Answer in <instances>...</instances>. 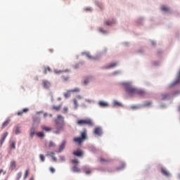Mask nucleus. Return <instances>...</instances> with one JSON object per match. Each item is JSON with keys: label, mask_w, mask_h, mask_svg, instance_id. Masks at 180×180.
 Here are the masks:
<instances>
[{"label": "nucleus", "mask_w": 180, "mask_h": 180, "mask_svg": "<svg viewBox=\"0 0 180 180\" xmlns=\"http://www.w3.org/2000/svg\"><path fill=\"white\" fill-rule=\"evenodd\" d=\"M55 123L56 126H58V128L54 131V133L56 134H59L60 131H63L64 130V127L65 126V124H64V117L58 115L57 119L55 120Z\"/></svg>", "instance_id": "1"}, {"label": "nucleus", "mask_w": 180, "mask_h": 180, "mask_svg": "<svg viewBox=\"0 0 180 180\" xmlns=\"http://www.w3.org/2000/svg\"><path fill=\"white\" fill-rule=\"evenodd\" d=\"M86 129H84L82 131L80 132V136L74 138L73 141L79 144V146H81V144H82V143L86 140Z\"/></svg>", "instance_id": "2"}, {"label": "nucleus", "mask_w": 180, "mask_h": 180, "mask_svg": "<svg viewBox=\"0 0 180 180\" xmlns=\"http://www.w3.org/2000/svg\"><path fill=\"white\" fill-rule=\"evenodd\" d=\"M125 89L130 96H133V95H136L137 89L133 87L131 85L127 84L125 86Z\"/></svg>", "instance_id": "3"}, {"label": "nucleus", "mask_w": 180, "mask_h": 180, "mask_svg": "<svg viewBox=\"0 0 180 180\" xmlns=\"http://www.w3.org/2000/svg\"><path fill=\"white\" fill-rule=\"evenodd\" d=\"M77 124L79 126H94V123H92V121L90 119L79 120L77 122Z\"/></svg>", "instance_id": "4"}, {"label": "nucleus", "mask_w": 180, "mask_h": 180, "mask_svg": "<svg viewBox=\"0 0 180 180\" xmlns=\"http://www.w3.org/2000/svg\"><path fill=\"white\" fill-rule=\"evenodd\" d=\"M71 92H79V89L76 88L75 89L68 90L66 93L64 94L65 98H70V96H71Z\"/></svg>", "instance_id": "5"}, {"label": "nucleus", "mask_w": 180, "mask_h": 180, "mask_svg": "<svg viewBox=\"0 0 180 180\" xmlns=\"http://www.w3.org/2000/svg\"><path fill=\"white\" fill-rule=\"evenodd\" d=\"M75 157H82L84 155V151L81 149H77L72 153Z\"/></svg>", "instance_id": "6"}, {"label": "nucleus", "mask_w": 180, "mask_h": 180, "mask_svg": "<svg viewBox=\"0 0 180 180\" xmlns=\"http://www.w3.org/2000/svg\"><path fill=\"white\" fill-rule=\"evenodd\" d=\"M42 85H43L44 88H45L46 89H49V88H50L51 84H50V82H49L47 80H43Z\"/></svg>", "instance_id": "7"}, {"label": "nucleus", "mask_w": 180, "mask_h": 180, "mask_svg": "<svg viewBox=\"0 0 180 180\" xmlns=\"http://www.w3.org/2000/svg\"><path fill=\"white\" fill-rule=\"evenodd\" d=\"M94 134L96 136H101L102 135V129L101 127H96L94 129Z\"/></svg>", "instance_id": "8"}, {"label": "nucleus", "mask_w": 180, "mask_h": 180, "mask_svg": "<svg viewBox=\"0 0 180 180\" xmlns=\"http://www.w3.org/2000/svg\"><path fill=\"white\" fill-rule=\"evenodd\" d=\"M66 143L67 142L65 141H63L61 145L59 147L58 153H61V151H63V150H64V148H65Z\"/></svg>", "instance_id": "9"}, {"label": "nucleus", "mask_w": 180, "mask_h": 180, "mask_svg": "<svg viewBox=\"0 0 180 180\" xmlns=\"http://www.w3.org/2000/svg\"><path fill=\"white\" fill-rule=\"evenodd\" d=\"M6 137H8V132H5L3 134V136L1 137V139L0 141L1 146H2L4 144V142L5 141V139H6Z\"/></svg>", "instance_id": "10"}, {"label": "nucleus", "mask_w": 180, "mask_h": 180, "mask_svg": "<svg viewBox=\"0 0 180 180\" xmlns=\"http://www.w3.org/2000/svg\"><path fill=\"white\" fill-rule=\"evenodd\" d=\"M136 95L144 96V95H146V91H144V90L136 89Z\"/></svg>", "instance_id": "11"}, {"label": "nucleus", "mask_w": 180, "mask_h": 180, "mask_svg": "<svg viewBox=\"0 0 180 180\" xmlns=\"http://www.w3.org/2000/svg\"><path fill=\"white\" fill-rule=\"evenodd\" d=\"M98 105H99V106H101V108H108V106H109L108 103L104 102V101H99Z\"/></svg>", "instance_id": "12"}, {"label": "nucleus", "mask_w": 180, "mask_h": 180, "mask_svg": "<svg viewBox=\"0 0 180 180\" xmlns=\"http://www.w3.org/2000/svg\"><path fill=\"white\" fill-rule=\"evenodd\" d=\"M27 112H29V109L24 108L22 111H19L18 112H17V115L18 116H22L23 113H27Z\"/></svg>", "instance_id": "13"}, {"label": "nucleus", "mask_w": 180, "mask_h": 180, "mask_svg": "<svg viewBox=\"0 0 180 180\" xmlns=\"http://www.w3.org/2000/svg\"><path fill=\"white\" fill-rule=\"evenodd\" d=\"M36 128H34V127H32L31 128V130H30V137L31 139H33V136H34V134H36Z\"/></svg>", "instance_id": "14"}, {"label": "nucleus", "mask_w": 180, "mask_h": 180, "mask_svg": "<svg viewBox=\"0 0 180 180\" xmlns=\"http://www.w3.org/2000/svg\"><path fill=\"white\" fill-rule=\"evenodd\" d=\"M41 129L42 130H44V131H51V128L49 127H46V125H42L41 127Z\"/></svg>", "instance_id": "15"}, {"label": "nucleus", "mask_w": 180, "mask_h": 180, "mask_svg": "<svg viewBox=\"0 0 180 180\" xmlns=\"http://www.w3.org/2000/svg\"><path fill=\"white\" fill-rule=\"evenodd\" d=\"M114 23H115V20H112L111 21L110 20L105 21V25H106V26H112V25H114Z\"/></svg>", "instance_id": "16"}, {"label": "nucleus", "mask_w": 180, "mask_h": 180, "mask_svg": "<svg viewBox=\"0 0 180 180\" xmlns=\"http://www.w3.org/2000/svg\"><path fill=\"white\" fill-rule=\"evenodd\" d=\"M91 81V77H86L83 81V85H88Z\"/></svg>", "instance_id": "17"}, {"label": "nucleus", "mask_w": 180, "mask_h": 180, "mask_svg": "<svg viewBox=\"0 0 180 180\" xmlns=\"http://www.w3.org/2000/svg\"><path fill=\"white\" fill-rule=\"evenodd\" d=\"M10 167L11 169H15L16 168V161L13 160L11 162Z\"/></svg>", "instance_id": "18"}, {"label": "nucleus", "mask_w": 180, "mask_h": 180, "mask_svg": "<svg viewBox=\"0 0 180 180\" xmlns=\"http://www.w3.org/2000/svg\"><path fill=\"white\" fill-rule=\"evenodd\" d=\"M11 123V120L8 119L2 124V129H5Z\"/></svg>", "instance_id": "19"}, {"label": "nucleus", "mask_w": 180, "mask_h": 180, "mask_svg": "<svg viewBox=\"0 0 180 180\" xmlns=\"http://www.w3.org/2000/svg\"><path fill=\"white\" fill-rule=\"evenodd\" d=\"M161 172L163 175H165V176H169V173L165 169H162Z\"/></svg>", "instance_id": "20"}, {"label": "nucleus", "mask_w": 180, "mask_h": 180, "mask_svg": "<svg viewBox=\"0 0 180 180\" xmlns=\"http://www.w3.org/2000/svg\"><path fill=\"white\" fill-rule=\"evenodd\" d=\"M73 172H81V169L79 168H78V167L77 166H74L72 168Z\"/></svg>", "instance_id": "21"}, {"label": "nucleus", "mask_w": 180, "mask_h": 180, "mask_svg": "<svg viewBox=\"0 0 180 180\" xmlns=\"http://www.w3.org/2000/svg\"><path fill=\"white\" fill-rule=\"evenodd\" d=\"M37 137H44V133L43 131L36 132Z\"/></svg>", "instance_id": "22"}, {"label": "nucleus", "mask_w": 180, "mask_h": 180, "mask_svg": "<svg viewBox=\"0 0 180 180\" xmlns=\"http://www.w3.org/2000/svg\"><path fill=\"white\" fill-rule=\"evenodd\" d=\"M84 171L85 172V174H86V175H89V174H91V171L89 169H86V167H84Z\"/></svg>", "instance_id": "23"}, {"label": "nucleus", "mask_w": 180, "mask_h": 180, "mask_svg": "<svg viewBox=\"0 0 180 180\" xmlns=\"http://www.w3.org/2000/svg\"><path fill=\"white\" fill-rule=\"evenodd\" d=\"M161 9L163 11V12H168V11H169V8L165 6H162Z\"/></svg>", "instance_id": "24"}, {"label": "nucleus", "mask_w": 180, "mask_h": 180, "mask_svg": "<svg viewBox=\"0 0 180 180\" xmlns=\"http://www.w3.org/2000/svg\"><path fill=\"white\" fill-rule=\"evenodd\" d=\"M51 72V69L50 68V67H46L44 68V73H46V72Z\"/></svg>", "instance_id": "25"}, {"label": "nucleus", "mask_w": 180, "mask_h": 180, "mask_svg": "<svg viewBox=\"0 0 180 180\" xmlns=\"http://www.w3.org/2000/svg\"><path fill=\"white\" fill-rule=\"evenodd\" d=\"M116 65H117V63H112L108 65V68H113V67H116Z\"/></svg>", "instance_id": "26"}, {"label": "nucleus", "mask_w": 180, "mask_h": 180, "mask_svg": "<svg viewBox=\"0 0 180 180\" xmlns=\"http://www.w3.org/2000/svg\"><path fill=\"white\" fill-rule=\"evenodd\" d=\"M30 170L29 169H27L25 170V174H24V179H26L27 178V175H29Z\"/></svg>", "instance_id": "27"}, {"label": "nucleus", "mask_w": 180, "mask_h": 180, "mask_svg": "<svg viewBox=\"0 0 180 180\" xmlns=\"http://www.w3.org/2000/svg\"><path fill=\"white\" fill-rule=\"evenodd\" d=\"M168 94H162V101L165 100V99H168Z\"/></svg>", "instance_id": "28"}, {"label": "nucleus", "mask_w": 180, "mask_h": 180, "mask_svg": "<svg viewBox=\"0 0 180 180\" xmlns=\"http://www.w3.org/2000/svg\"><path fill=\"white\" fill-rule=\"evenodd\" d=\"M20 133V127H16L15 128V134H19Z\"/></svg>", "instance_id": "29"}, {"label": "nucleus", "mask_w": 180, "mask_h": 180, "mask_svg": "<svg viewBox=\"0 0 180 180\" xmlns=\"http://www.w3.org/2000/svg\"><path fill=\"white\" fill-rule=\"evenodd\" d=\"M73 102H74L75 108V109H77V108H78V101H77V99L75 98L73 100Z\"/></svg>", "instance_id": "30"}, {"label": "nucleus", "mask_w": 180, "mask_h": 180, "mask_svg": "<svg viewBox=\"0 0 180 180\" xmlns=\"http://www.w3.org/2000/svg\"><path fill=\"white\" fill-rule=\"evenodd\" d=\"M55 146H56V144L54 143V142L53 141L49 142V148H51V147H55Z\"/></svg>", "instance_id": "31"}, {"label": "nucleus", "mask_w": 180, "mask_h": 180, "mask_svg": "<svg viewBox=\"0 0 180 180\" xmlns=\"http://www.w3.org/2000/svg\"><path fill=\"white\" fill-rule=\"evenodd\" d=\"M53 109L54 110H60V109H61V106H56V105H53Z\"/></svg>", "instance_id": "32"}, {"label": "nucleus", "mask_w": 180, "mask_h": 180, "mask_svg": "<svg viewBox=\"0 0 180 180\" xmlns=\"http://www.w3.org/2000/svg\"><path fill=\"white\" fill-rule=\"evenodd\" d=\"M114 106H122V103H119L118 101H114Z\"/></svg>", "instance_id": "33"}, {"label": "nucleus", "mask_w": 180, "mask_h": 180, "mask_svg": "<svg viewBox=\"0 0 180 180\" xmlns=\"http://www.w3.org/2000/svg\"><path fill=\"white\" fill-rule=\"evenodd\" d=\"M15 146H16V143L15 141H13L11 144V148H13V149L16 148Z\"/></svg>", "instance_id": "34"}, {"label": "nucleus", "mask_w": 180, "mask_h": 180, "mask_svg": "<svg viewBox=\"0 0 180 180\" xmlns=\"http://www.w3.org/2000/svg\"><path fill=\"white\" fill-rule=\"evenodd\" d=\"M144 106H151V101H146L144 103Z\"/></svg>", "instance_id": "35"}, {"label": "nucleus", "mask_w": 180, "mask_h": 180, "mask_svg": "<svg viewBox=\"0 0 180 180\" xmlns=\"http://www.w3.org/2000/svg\"><path fill=\"white\" fill-rule=\"evenodd\" d=\"M124 167H125L124 163H122L121 167L117 168V171H120V169H123V168H124Z\"/></svg>", "instance_id": "36"}, {"label": "nucleus", "mask_w": 180, "mask_h": 180, "mask_svg": "<svg viewBox=\"0 0 180 180\" xmlns=\"http://www.w3.org/2000/svg\"><path fill=\"white\" fill-rule=\"evenodd\" d=\"M39 158H40V160H41V161L42 162H44V155H39Z\"/></svg>", "instance_id": "37"}, {"label": "nucleus", "mask_w": 180, "mask_h": 180, "mask_svg": "<svg viewBox=\"0 0 180 180\" xmlns=\"http://www.w3.org/2000/svg\"><path fill=\"white\" fill-rule=\"evenodd\" d=\"M46 155H49V157L52 158L54 155V153H53V152H48Z\"/></svg>", "instance_id": "38"}, {"label": "nucleus", "mask_w": 180, "mask_h": 180, "mask_svg": "<svg viewBox=\"0 0 180 180\" xmlns=\"http://www.w3.org/2000/svg\"><path fill=\"white\" fill-rule=\"evenodd\" d=\"M18 179H20L22 178V172H18L17 174Z\"/></svg>", "instance_id": "39"}, {"label": "nucleus", "mask_w": 180, "mask_h": 180, "mask_svg": "<svg viewBox=\"0 0 180 180\" xmlns=\"http://www.w3.org/2000/svg\"><path fill=\"white\" fill-rule=\"evenodd\" d=\"M100 161H101V162H108V160L103 159L102 158H100Z\"/></svg>", "instance_id": "40"}, {"label": "nucleus", "mask_w": 180, "mask_h": 180, "mask_svg": "<svg viewBox=\"0 0 180 180\" xmlns=\"http://www.w3.org/2000/svg\"><path fill=\"white\" fill-rule=\"evenodd\" d=\"M54 72H55V74H61V72H63V70H54Z\"/></svg>", "instance_id": "41"}, {"label": "nucleus", "mask_w": 180, "mask_h": 180, "mask_svg": "<svg viewBox=\"0 0 180 180\" xmlns=\"http://www.w3.org/2000/svg\"><path fill=\"white\" fill-rule=\"evenodd\" d=\"M63 81H68V77L62 76Z\"/></svg>", "instance_id": "42"}, {"label": "nucleus", "mask_w": 180, "mask_h": 180, "mask_svg": "<svg viewBox=\"0 0 180 180\" xmlns=\"http://www.w3.org/2000/svg\"><path fill=\"white\" fill-rule=\"evenodd\" d=\"M1 174H3L4 175H5L6 174V171H4V169H0V175Z\"/></svg>", "instance_id": "43"}, {"label": "nucleus", "mask_w": 180, "mask_h": 180, "mask_svg": "<svg viewBox=\"0 0 180 180\" xmlns=\"http://www.w3.org/2000/svg\"><path fill=\"white\" fill-rule=\"evenodd\" d=\"M50 171L52 172V174H54L56 172V169H54V167H50Z\"/></svg>", "instance_id": "44"}, {"label": "nucleus", "mask_w": 180, "mask_h": 180, "mask_svg": "<svg viewBox=\"0 0 180 180\" xmlns=\"http://www.w3.org/2000/svg\"><path fill=\"white\" fill-rule=\"evenodd\" d=\"M71 162L72 163V164H78V160H72V161H71Z\"/></svg>", "instance_id": "45"}, {"label": "nucleus", "mask_w": 180, "mask_h": 180, "mask_svg": "<svg viewBox=\"0 0 180 180\" xmlns=\"http://www.w3.org/2000/svg\"><path fill=\"white\" fill-rule=\"evenodd\" d=\"M86 56L88 57L89 59L92 58V56L89 53H86Z\"/></svg>", "instance_id": "46"}, {"label": "nucleus", "mask_w": 180, "mask_h": 180, "mask_svg": "<svg viewBox=\"0 0 180 180\" xmlns=\"http://www.w3.org/2000/svg\"><path fill=\"white\" fill-rule=\"evenodd\" d=\"M63 110H64V113H67V112H68V108L65 107V108H63Z\"/></svg>", "instance_id": "47"}, {"label": "nucleus", "mask_w": 180, "mask_h": 180, "mask_svg": "<svg viewBox=\"0 0 180 180\" xmlns=\"http://www.w3.org/2000/svg\"><path fill=\"white\" fill-rule=\"evenodd\" d=\"M131 108V109H139V106H137V105H133Z\"/></svg>", "instance_id": "48"}, {"label": "nucleus", "mask_w": 180, "mask_h": 180, "mask_svg": "<svg viewBox=\"0 0 180 180\" xmlns=\"http://www.w3.org/2000/svg\"><path fill=\"white\" fill-rule=\"evenodd\" d=\"M61 161H65V156H60Z\"/></svg>", "instance_id": "49"}, {"label": "nucleus", "mask_w": 180, "mask_h": 180, "mask_svg": "<svg viewBox=\"0 0 180 180\" xmlns=\"http://www.w3.org/2000/svg\"><path fill=\"white\" fill-rule=\"evenodd\" d=\"M51 158L53 160V161H57V158L56 156H54V155L51 157Z\"/></svg>", "instance_id": "50"}, {"label": "nucleus", "mask_w": 180, "mask_h": 180, "mask_svg": "<svg viewBox=\"0 0 180 180\" xmlns=\"http://www.w3.org/2000/svg\"><path fill=\"white\" fill-rule=\"evenodd\" d=\"M77 99H79V100L82 99V96L78 95V96H77Z\"/></svg>", "instance_id": "51"}, {"label": "nucleus", "mask_w": 180, "mask_h": 180, "mask_svg": "<svg viewBox=\"0 0 180 180\" xmlns=\"http://www.w3.org/2000/svg\"><path fill=\"white\" fill-rule=\"evenodd\" d=\"M175 84H180V79H178L176 82Z\"/></svg>", "instance_id": "52"}, {"label": "nucleus", "mask_w": 180, "mask_h": 180, "mask_svg": "<svg viewBox=\"0 0 180 180\" xmlns=\"http://www.w3.org/2000/svg\"><path fill=\"white\" fill-rule=\"evenodd\" d=\"M178 77H179V78H180V69H179V73H178Z\"/></svg>", "instance_id": "53"}, {"label": "nucleus", "mask_w": 180, "mask_h": 180, "mask_svg": "<svg viewBox=\"0 0 180 180\" xmlns=\"http://www.w3.org/2000/svg\"><path fill=\"white\" fill-rule=\"evenodd\" d=\"M44 117H47V113L44 114Z\"/></svg>", "instance_id": "54"}, {"label": "nucleus", "mask_w": 180, "mask_h": 180, "mask_svg": "<svg viewBox=\"0 0 180 180\" xmlns=\"http://www.w3.org/2000/svg\"><path fill=\"white\" fill-rule=\"evenodd\" d=\"M99 30H100L101 32H103V30H102V28H99Z\"/></svg>", "instance_id": "55"}, {"label": "nucleus", "mask_w": 180, "mask_h": 180, "mask_svg": "<svg viewBox=\"0 0 180 180\" xmlns=\"http://www.w3.org/2000/svg\"><path fill=\"white\" fill-rule=\"evenodd\" d=\"M30 180H34L33 177H31Z\"/></svg>", "instance_id": "56"}, {"label": "nucleus", "mask_w": 180, "mask_h": 180, "mask_svg": "<svg viewBox=\"0 0 180 180\" xmlns=\"http://www.w3.org/2000/svg\"><path fill=\"white\" fill-rule=\"evenodd\" d=\"M50 51H51V52H53V50H52V49H50Z\"/></svg>", "instance_id": "57"}]
</instances>
